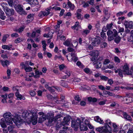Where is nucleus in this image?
Wrapping results in <instances>:
<instances>
[{"label":"nucleus","mask_w":133,"mask_h":133,"mask_svg":"<svg viewBox=\"0 0 133 133\" xmlns=\"http://www.w3.org/2000/svg\"><path fill=\"white\" fill-rule=\"evenodd\" d=\"M94 120L96 122H98L101 124H103L104 123L103 120L101 119L100 117L98 116L94 117Z\"/></svg>","instance_id":"16"},{"label":"nucleus","mask_w":133,"mask_h":133,"mask_svg":"<svg viewBox=\"0 0 133 133\" xmlns=\"http://www.w3.org/2000/svg\"><path fill=\"white\" fill-rule=\"evenodd\" d=\"M28 3L31 5H37L38 4L37 0H30Z\"/></svg>","instance_id":"20"},{"label":"nucleus","mask_w":133,"mask_h":133,"mask_svg":"<svg viewBox=\"0 0 133 133\" xmlns=\"http://www.w3.org/2000/svg\"><path fill=\"white\" fill-rule=\"evenodd\" d=\"M79 24V22H76L75 23V25L73 26H72L71 27V28L74 30L75 29L76 27L78 26Z\"/></svg>","instance_id":"45"},{"label":"nucleus","mask_w":133,"mask_h":133,"mask_svg":"<svg viewBox=\"0 0 133 133\" xmlns=\"http://www.w3.org/2000/svg\"><path fill=\"white\" fill-rule=\"evenodd\" d=\"M22 41V39L20 38H18L16 39L15 41V42L16 43H19Z\"/></svg>","instance_id":"52"},{"label":"nucleus","mask_w":133,"mask_h":133,"mask_svg":"<svg viewBox=\"0 0 133 133\" xmlns=\"http://www.w3.org/2000/svg\"><path fill=\"white\" fill-rule=\"evenodd\" d=\"M123 116L124 118L127 120L130 121H132V119L130 115H128L127 113H124V114Z\"/></svg>","instance_id":"25"},{"label":"nucleus","mask_w":133,"mask_h":133,"mask_svg":"<svg viewBox=\"0 0 133 133\" xmlns=\"http://www.w3.org/2000/svg\"><path fill=\"white\" fill-rule=\"evenodd\" d=\"M31 37L32 38H34L35 36L36 37H38L39 36L38 34H36V32L35 31H33L31 35Z\"/></svg>","instance_id":"40"},{"label":"nucleus","mask_w":133,"mask_h":133,"mask_svg":"<svg viewBox=\"0 0 133 133\" xmlns=\"http://www.w3.org/2000/svg\"><path fill=\"white\" fill-rule=\"evenodd\" d=\"M88 99L89 102H95L97 101V99L95 98H93L91 97H88Z\"/></svg>","instance_id":"28"},{"label":"nucleus","mask_w":133,"mask_h":133,"mask_svg":"<svg viewBox=\"0 0 133 133\" xmlns=\"http://www.w3.org/2000/svg\"><path fill=\"white\" fill-rule=\"evenodd\" d=\"M124 25L125 28H129L130 29H132L133 26V23L132 21L129 22L126 21L124 23Z\"/></svg>","instance_id":"12"},{"label":"nucleus","mask_w":133,"mask_h":133,"mask_svg":"<svg viewBox=\"0 0 133 133\" xmlns=\"http://www.w3.org/2000/svg\"><path fill=\"white\" fill-rule=\"evenodd\" d=\"M100 37L99 36H97L95 38L94 40L92 43L91 44L94 46L98 45L100 43Z\"/></svg>","instance_id":"8"},{"label":"nucleus","mask_w":133,"mask_h":133,"mask_svg":"<svg viewBox=\"0 0 133 133\" xmlns=\"http://www.w3.org/2000/svg\"><path fill=\"white\" fill-rule=\"evenodd\" d=\"M108 83L110 85L112 84L113 83L114 81L113 80L111 79H108Z\"/></svg>","instance_id":"60"},{"label":"nucleus","mask_w":133,"mask_h":133,"mask_svg":"<svg viewBox=\"0 0 133 133\" xmlns=\"http://www.w3.org/2000/svg\"><path fill=\"white\" fill-rule=\"evenodd\" d=\"M51 8V6L49 8H47L45 11H41L38 14V16L42 17L45 16H47L50 13L49 10Z\"/></svg>","instance_id":"7"},{"label":"nucleus","mask_w":133,"mask_h":133,"mask_svg":"<svg viewBox=\"0 0 133 133\" xmlns=\"http://www.w3.org/2000/svg\"><path fill=\"white\" fill-rule=\"evenodd\" d=\"M22 116L23 117L30 118V121L32 122L33 125L36 124L37 122L38 117L36 111H24L22 114Z\"/></svg>","instance_id":"1"},{"label":"nucleus","mask_w":133,"mask_h":133,"mask_svg":"<svg viewBox=\"0 0 133 133\" xmlns=\"http://www.w3.org/2000/svg\"><path fill=\"white\" fill-rule=\"evenodd\" d=\"M42 44L43 45V50L45 51L46 49V41L44 40L42 41Z\"/></svg>","instance_id":"32"},{"label":"nucleus","mask_w":133,"mask_h":133,"mask_svg":"<svg viewBox=\"0 0 133 133\" xmlns=\"http://www.w3.org/2000/svg\"><path fill=\"white\" fill-rule=\"evenodd\" d=\"M6 123L5 121V119H2L1 121L0 122V124L1 126L3 128H5L6 127Z\"/></svg>","instance_id":"24"},{"label":"nucleus","mask_w":133,"mask_h":133,"mask_svg":"<svg viewBox=\"0 0 133 133\" xmlns=\"http://www.w3.org/2000/svg\"><path fill=\"white\" fill-rule=\"evenodd\" d=\"M71 118V117L69 115H67L66 117H64L63 119V121L62 123L63 125L66 124L68 122H69Z\"/></svg>","instance_id":"13"},{"label":"nucleus","mask_w":133,"mask_h":133,"mask_svg":"<svg viewBox=\"0 0 133 133\" xmlns=\"http://www.w3.org/2000/svg\"><path fill=\"white\" fill-rule=\"evenodd\" d=\"M62 23V21L61 20L57 21V25L55 26V28H59L60 27V25Z\"/></svg>","instance_id":"42"},{"label":"nucleus","mask_w":133,"mask_h":133,"mask_svg":"<svg viewBox=\"0 0 133 133\" xmlns=\"http://www.w3.org/2000/svg\"><path fill=\"white\" fill-rule=\"evenodd\" d=\"M62 123H62H61V122H60V123L57 122L56 126L57 128H59L61 127H62V125H63L62 124Z\"/></svg>","instance_id":"50"},{"label":"nucleus","mask_w":133,"mask_h":133,"mask_svg":"<svg viewBox=\"0 0 133 133\" xmlns=\"http://www.w3.org/2000/svg\"><path fill=\"white\" fill-rule=\"evenodd\" d=\"M106 101V100H105L103 101H101L99 102V104L100 105H104L105 104Z\"/></svg>","instance_id":"59"},{"label":"nucleus","mask_w":133,"mask_h":133,"mask_svg":"<svg viewBox=\"0 0 133 133\" xmlns=\"http://www.w3.org/2000/svg\"><path fill=\"white\" fill-rule=\"evenodd\" d=\"M9 35L8 34H5L4 35L2 39V41L3 42H5L6 39L8 37Z\"/></svg>","instance_id":"34"},{"label":"nucleus","mask_w":133,"mask_h":133,"mask_svg":"<svg viewBox=\"0 0 133 133\" xmlns=\"http://www.w3.org/2000/svg\"><path fill=\"white\" fill-rule=\"evenodd\" d=\"M96 130L100 133H110L111 132V128L107 123H105L104 126L96 128Z\"/></svg>","instance_id":"3"},{"label":"nucleus","mask_w":133,"mask_h":133,"mask_svg":"<svg viewBox=\"0 0 133 133\" xmlns=\"http://www.w3.org/2000/svg\"><path fill=\"white\" fill-rule=\"evenodd\" d=\"M2 97L3 98L2 100V102L3 103L6 102V99H7V95H1Z\"/></svg>","instance_id":"30"},{"label":"nucleus","mask_w":133,"mask_h":133,"mask_svg":"<svg viewBox=\"0 0 133 133\" xmlns=\"http://www.w3.org/2000/svg\"><path fill=\"white\" fill-rule=\"evenodd\" d=\"M61 116H62L61 115H58L54 117V119H55L56 121L58 118H60L61 117Z\"/></svg>","instance_id":"55"},{"label":"nucleus","mask_w":133,"mask_h":133,"mask_svg":"<svg viewBox=\"0 0 133 133\" xmlns=\"http://www.w3.org/2000/svg\"><path fill=\"white\" fill-rule=\"evenodd\" d=\"M61 85L63 87L65 88H67L68 87V86L67 84L65 82H63L61 83Z\"/></svg>","instance_id":"46"},{"label":"nucleus","mask_w":133,"mask_h":133,"mask_svg":"<svg viewBox=\"0 0 133 133\" xmlns=\"http://www.w3.org/2000/svg\"><path fill=\"white\" fill-rule=\"evenodd\" d=\"M24 69L26 72H29L32 70V69L31 67H24Z\"/></svg>","instance_id":"36"},{"label":"nucleus","mask_w":133,"mask_h":133,"mask_svg":"<svg viewBox=\"0 0 133 133\" xmlns=\"http://www.w3.org/2000/svg\"><path fill=\"white\" fill-rule=\"evenodd\" d=\"M112 25L113 24L112 23L107 24L106 26V28L108 30L111 29L112 28Z\"/></svg>","instance_id":"37"},{"label":"nucleus","mask_w":133,"mask_h":133,"mask_svg":"<svg viewBox=\"0 0 133 133\" xmlns=\"http://www.w3.org/2000/svg\"><path fill=\"white\" fill-rule=\"evenodd\" d=\"M80 129L81 131H86L87 130L88 128L86 126L81 124V123L79 125Z\"/></svg>","instance_id":"26"},{"label":"nucleus","mask_w":133,"mask_h":133,"mask_svg":"<svg viewBox=\"0 0 133 133\" xmlns=\"http://www.w3.org/2000/svg\"><path fill=\"white\" fill-rule=\"evenodd\" d=\"M113 31H112L108 30L107 34L108 36V41H111L114 39L115 37H116L118 33L117 31L115 29H113Z\"/></svg>","instance_id":"4"},{"label":"nucleus","mask_w":133,"mask_h":133,"mask_svg":"<svg viewBox=\"0 0 133 133\" xmlns=\"http://www.w3.org/2000/svg\"><path fill=\"white\" fill-rule=\"evenodd\" d=\"M121 38L120 37H116L115 39V41L117 43H118L121 41Z\"/></svg>","instance_id":"35"},{"label":"nucleus","mask_w":133,"mask_h":133,"mask_svg":"<svg viewBox=\"0 0 133 133\" xmlns=\"http://www.w3.org/2000/svg\"><path fill=\"white\" fill-rule=\"evenodd\" d=\"M115 73H118L119 75L121 77H123V74L124 75H131L132 73V72L129 70L128 65L125 63L123 67V71L120 69H118L117 70L115 71Z\"/></svg>","instance_id":"2"},{"label":"nucleus","mask_w":133,"mask_h":133,"mask_svg":"<svg viewBox=\"0 0 133 133\" xmlns=\"http://www.w3.org/2000/svg\"><path fill=\"white\" fill-rule=\"evenodd\" d=\"M100 77L102 80L105 81H107L108 79V77L104 76H101Z\"/></svg>","instance_id":"38"},{"label":"nucleus","mask_w":133,"mask_h":133,"mask_svg":"<svg viewBox=\"0 0 133 133\" xmlns=\"http://www.w3.org/2000/svg\"><path fill=\"white\" fill-rule=\"evenodd\" d=\"M84 71L87 73H88L90 72V69L88 68H85L83 69Z\"/></svg>","instance_id":"64"},{"label":"nucleus","mask_w":133,"mask_h":133,"mask_svg":"<svg viewBox=\"0 0 133 133\" xmlns=\"http://www.w3.org/2000/svg\"><path fill=\"white\" fill-rule=\"evenodd\" d=\"M16 10L19 14L21 15H26L27 14L26 12L24 10L23 8V5H18L17 6V8H16Z\"/></svg>","instance_id":"6"},{"label":"nucleus","mask_w":133,"mask_h":133,"mask_svg":"<svg viewBox=\"0 0 133 133\" xmlns=\"http://www.w3.org/2000/svg\"><path fill=\"white\" fill-rule=\"evenodd\" d=\"M70 55L71 58L70 59H68V56H66V57L68 60L70 61H73L74 62H76L78 60V58L76 56V54L75 53H71Z\"/></svg>","instance_id":"11"},{"label":"nucleus","mask_w":133,"mask_h":133,"mask_svg":"<svg viewBox=\"0 0 133 133\" xmlns=\"http://www.w3.org/2000/svg\"><path fill=\"white\" fill-rule=\"evenodd\" d=\"M75 98L76 100L79 101L81 100L79 97L78 95H77L75 97Z\"/></svg>","instance_id":"62"},{"label":"nucleus","mask_w":133,"mask_h":133,"mask_svg":"<svg viewBox=\"0 0 133 133\" xmlns=\"http://www.w3.org/2000/svg\"><path fill=\"white\" fill-rule=\"evenodd\" d=\"M125 100L128 103H130L133 101V98L132 97H128L126 98Z\"/></svg>","instance_id":"31"},{"label":"nucleus","mask_w":133,"mask_h":133,"mask_svg":"<svg viewBox=\"0 0 133 133\" xmlns=\"http://www.w3.org/2000/svg\"><path fill=\"white\" fill-rule=\"evenodd\" d=\"M107 46V43L106 42H103L101 45V47L102 48H105Z\"/></svg>","instance_id":"57"},{"label":"nucleus","mask_w":133,"mask_h":133,"mask_svg":"<svg viewBox=\"0 0 133 133\" xmlns=\"http://www.w3.org/2000/svg\"><path fill=\"white\" fill-rule=\"evenodd\" d=\"M14 127V126L13 125H10L8 126V130L10 131Z\"/></svg>","instance_id":"54"},{"label":"nucleus","mask_w":133,"mask_h":133,"mask_svg":"<svg viewBox=\"0 0 133 133\" xmlns=\"http://www.w3.org/2000/svg\"><path fill=\"white\" fill-rule=\"evenodd\" d=\"M1 63L2 65L4 67L5 66H8L9 64V62L7 60H6L4 61L1 60Z\"/></svg>","instance_id":"22"},{"label":"nucleus","mask_w":133,"mask_h":133,"mask_svg":"<svg viewBox=\"0 0 133 133\" xmlns=\"http://www.w3.org/2000/svg\"><path fill=\"white\" fill-rule=\"evenodd\" d=\"M7 1L9 6H12L13 3V0H7Z\"/></svg>","instance_id":"51"},{"label":"nucleus","mask_w":133,"mask_h":133,"mask_svg":"<svg viewBox=\"0 0 133 133\" xmlns=\"http://www.w3.org/2000/svg\"><path fill=\"white\" fill-rule=\"evenodd\" d=\"M53 121H54V122H56L55 120L54 119V118H51L49 119L48 123L50 124H51V123Z\"/></svg>","instance_id":"49"},{"label":"nucleus","mask_w":133,"mask_h":133,"mask_svg":"<svg viewBox=\"0 0 133 133\" xmlns=\"http://www.w3.org/2000/svg\"><path fill=\"white\" fill-rule=\"evenodd\" d=\"M99 52L97 50L92 51L90 52V55L92 56L97 57L98 55Z\"/></svg>","instance_id":"15"},{"label":"nucleus","mask_w":133,"mask_h":133,"mask_svg":"<svg viewBox=\"0 0 133 133\" xmlns=\"http://www.w3.org/2000/svg\"><path fill=\"white\" fill-rule=\"evenodd\" d=\"M63 44L68 46H70L72 45H73L71 43V41L69 40H67L65 41L64 42Z\"/></svg>","instance_id":"19"},{"label":"nucleus","mask_w":133,"mask_h":133,"mask_svg":"<svg viewBox=\"0 0 133 133\" xmlns=\"http://www.w3.org/2000/svg\"><path fill=\"white\" fill-rule=\"evenodd\" d=\"M114 60L115 62L118 63H119L120 62V60L117 57H115Z\"/></svg>","instance_id":"53"},{"label":"nucleus","mask_w":133,"mask_h":133,"mask_svg":"<svg viewBox=\"0 0 133 133\" xmlns=\"http://www.w3.org/2000/svg\"><path fill=\"white\" fill-rule=\"evenodd\" d=\"M81 121L79 118H77L76 120H73L71 122V127L75 128L77 129L78 128V127L81 123Z\"/></svg>","instance_id":"5"},{"label":"nucleus","mask_w":133,"mask_h":133,"mask_svg":"<svg viewBox=\"0 0 133 133\" xmlns=\"http://www.w3.org/2000/svg\"><path fill=\"white\" fill-rule=\"evenodd\" d=\"M11 113L9 112H6L4 113L3 115V116L4 118H7L9 117H11Z\"/></svg>","instance_id":"23"},{"label":"nucleus","mask_w":133,"mask_h":133,"mask_svg":"<svg viewBox=\"0 0 133 133\" xmlns=\"http://www.w3.org/2000/svg\"><path fill=\"white\" fill-rule=\"evenodd\" d=\"M61 59L62 60H64V59L62 57V56L61 55H59V56H57V55H56L55 56V57H54V59L55 60H56L57 59Z\"/></svg>","instance_id":"47"},{"label":"nucleus","mask_w":133,"mask_h":133,"mask_svg":"<svg viewBox=\"0 0 133 133\" xmlns=\"http://www.w3.org/2000/svg\"><path fill=\"white\" fill-rule=\"evenodd\" d=\"M98 64L96 65L95 66L96 68L97 69H99L101 68L102 66V64H101V62H98Z\"/></svg>","instance_id":"48"},{"label":"nucleus","mask_w":133,"mask_h":133,"mask_svg":"<svg viewBox=\"0 0 133 133\" xmlns=\"http://www.w3.org/2000/svg\"><path fill=\"white\" fill-rule=\"evenodd\" d=\"M99 88L101 90H104L105 89V88L102 85H100L98 86Z\"/></svg>","instance_id":"63"},{"label":"nucleus","mask_w":133,"mask_h":133,"mask_svg":"<svg viewBox=\"0 0 133 133\" xmlns=\"http://www.w3.org/2000/svg\"><path fill=\"white\" fill-rule=\"evenodd\" d=\"M76 64L80 68H83L84 67V65L82 64L81 62L79 61L77 62L76 63Z\"/></svg>","instance_id":"43"},{"label":"nucleus","mask_w":133,"mask_h":133,"mask_svg":"<svg viewBox=\"0 0 133 133\" xmlns=\"http://www.w3.org/2000/svg\"><path fill=\"white\" fill-rule=\"evenodd\" d=\"M112 126L114 128V132L117 131L118 128L117 125H116L115 123H113Z\"/></svg>","instance_id":"33"},{"label":"nucleus","mask_w":133,"mask_h":133,"mask_svg":"<svg viewBox=\"0 0 133 133\" xmlns=\"http://www.w3.org/2000/svg\"><path fill=\"white\" fill-rule=\"evenodd\" d=\"M49 100L52 101L54 99H57L58 98L57 97H53L50 94H48L47 96Z\"/></svg>","instance_id":"27"},{"label":"nucleus","mask_w":133,"mask_h":133,"mask_svg":"<svg viewBox=\"0 0 133 133\" xmlns=\"http://www.w3.org/2000/svg\"><path fill=\"white\" fill-rule=\"evenodd\" d=\"M67 5L69 7L70 9L72 10H73L75 7L74 5L72 4L69 1L67 3Z\"/></svg>","instance_id":"18"},{"label":"nucleus","mask_w":133,"mask_h":133,"mask_svg":"<svg viewBox=\"0 0 133 133\" xmlns=\"http://www.w3.org/2000/svg\"><path fill=\"white\" fill-rule=\"evenodd\" d=\"M110 60L108 59H106L103 62V64L105 65L109 63Z\"/></svg>","instance_id":"56"},{"label":"nucleus","mask_w":133,"mask_h":133,"mask_svg":"<svg viewBox=\"0 0 133 133\" xmlns=\"http://www.w3.org/2000/svg\"><path fill=\"white\" fill-rule=\"evenodd\" d=\"M13 121L15 123H19L22 122V119L21 118L19 115H16L13 118Z\"/></svg>","instance_id":"10"},{"label":"nucleus","mask_w":133,"mask_h":133,"mask_svg":"<svg viewBox=\"0 0 133 133\" xmlns=\"http://www.w3.org/2000/svg\"><path fill=\"white\" fill-rule=\"evenodd\" d=\"M90 30H89L87 29L83 30L82 34L87 35L90 33Z\"/></svg>","instance_id":"39"},{"label":"nucleus","mask_w":133,"mask_h":133,"mask_svg":"<svg viewBox=\"0 0 133 133\" xmlns=\"http://www.w3.org/2000/svg\"><path fill=\"white\" fill-rule=\"evenodd\" d=\"M15 95L19 99L21 100L22 99H24L25 98H24V99L22 98V96L19 94V92H16L15 93Z\"/></svg>","instance_id":"29"},{"label":"nucleus","mask_w":133,"mask_h":133,"mask_svg":"<svg viewBox=\"0 0 133 133\" xmlns=\"http://www.w3.org/2000/svg\"><path fill=\"white\" fill-rule=\"evenodd\" d=\"M13 118L11 119L10 118H8L7 119H5V121L7 125H10L13 124Z\"/></svg>","instance_id":"21"},{"label":"nucleus","mask_w":133,"mask_h":133,"mask_svg":"<svg viewBox=\"0 0 133 133\" xmlns=\"http://www.w3.org/2000/svg\"><path fill=\"white\" fill-rule=\"evenodd\" d=\"M11 36L12 37H17L19 36L18 34L16 33H14L11 35Z\"/></svg>","instance_id":"58"},{"label":"nucleus","mask_w":133,"mask_h":133,"mask_svg":"<svg viewBox=\"0 0 133 133\" xmlns=\"http://www.w3.org/2000/svg\"><path fill=\"white\" fill-rule=\"evenodd\" d=\"M34 15L33 14H30L27 16L28 20L26 21L28 23H29L32 21L34 19Z\"/></svg>","instance_id":"14"},{"label":"nucleus","mask_w":133,"mask_h":133,"mask_svg":"<svg viewBox=\"0 0 133 133\" xmlns=\"http://www.w3.org/2000/svg\"><path fill=\"white\" fill-rule=\"evenodd\" d=\"M5 12L7 16H10L14 15V10L13 9L7 8L5 10Z\"/></svg>","instance_id":"9"},{"label":"nucleus","mask_w":133,"mask_h":133,"mask_svg":"<svg viewBox=\"0 0 133 133\" xmlns=\"http://www.w3.org/2000/svg\"><path fill=\"white\" fill-rule=\"evenodd\" d=\"M3 49H8V50H10L11 47H9L8 45H4L2 46Z\"/></svg>","instance_id":"41"},{"label":"nucleus","mask_w":133,"mask_h":133,"mask_svg":"<svg viewBox=\"0 0 133 133\" xmlns=\"http://www.w3.org/2000/svg\"><path fill=\"white\" fill-rule=\"evenodd\" d=\"M101 36L104 40L106 39V36L105 35V34L103 32H101Z\"/></svg>","instance_id":"44"},{"label":"nucleus","mask_w":133,"mask_h":133,"mask_svg":"<svg viewBox=\"0 0 133 133\" xmlns=\"http://www.w3.org/2000/svg\"><path fill=\"white\" fill-rule=\"evenodd\" d=\"M65 74L62 77V78L64 79H65L70 76V71L66 70L65 72Z\"/></svg>","instance_id":"17"},{"label":"nucleus","mask_w":133,"mask_h":133,"mask_svg":"<svg viewBox=\"0 0 133 133\" xmlns=\"http://www.w3.org/2000/svg\"><path fill=\"white\" fill-rule=\"evenodd\" d=\"M30 94L32 96H34L36 95V92L33 91H30Z\"/></svg>","instance_id":"61"}]
</instances>
